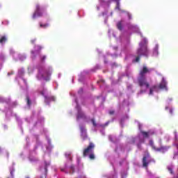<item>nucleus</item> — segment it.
I'll list each match as a JSON object with an SVG mask.
<instances>
[{"label":"nucleus","mask_w":178,"mask_h":178,"mask_svg":"<svg viewBox=\"0 0 178 178\" xmlns=\"http://www.w3.org/2000/svg\"><path fill=\"white\" fill-rule=\"evenodd\" d=\"M76 109L78 111L77 115H76V120H79V119H87V117L86 116V114L81 111V107L79 105V103H77V100H76Z\"/></svg>","instance_id":"obj_5"},{"label":"nucleus","mask_w":178,"mask_h":178,"mask_svg":"<svg viewBox=\"0 0 178 178\" xmlns=\"http://www.w3.org/2000/svg\"><path fill=\"white\" fill-rule=\"evenodd\" d=\"M143 143H144V141H140L139 143L137 144L138 149H142L141 144H143Z\"/></svg>","instance_id":"obj_26"},{"label":"nucleus","mask_w":178,"mask_h":178,"mask_svg":"<svg viewBox=\"0 0 178 178\" xmlns=\"http://www.w3.org/2000/svg\"><path fill=\"white\" fill-rule=\"evenodd\" d=\"M106 124V126H108V122Z\"/></svg>","instance_id":"obj_40"},{"label":"nucleus","mask_w":178,"mask_h":178,"mask_svg":"<svg viewBox=\"0 0 178 178\" xmlns=\"http://www.w3.org/2000/svg\"><path fill=\"white\" fill-rule=\"evenodd\" d=\"M94 148H95V145H94L92 142H90L88 146L83 149V157L86 158V156H89L90 161H94V159H95V154L92 152Z\"/></svg>","instance_id":"obj_1"},{"label":"nucleus","mask_w":178,"mask_h":178,"mask_svg":"<svg viewBox=\"0 0 178 178\" xmlns=\"http://www.w3.org/2000/svg\"><path fill=\"white\" fill-rule=\"evenodd\" d=\"M138 83L139 87H140V94H143L147 91V88H149V83L147 81L146 77H138Z\"/></svg>","instance_id":"obj_3"},{"label":"nucleus","mask_w":178,"mask_h":178,"mask_svg":"<svg viewBox=\"0 0 178 178\" xmlns=\"http://www.w3.org/2000/svg\"><path fill=\"white\" fill-rule=\"evenodd\" d=\"M113 113H115V111H109V114H110V115H113Z\"/></svg>","instance_id":"obj_34"},{"label":"nucleus","mask_w":178,"mask_h":178,"mask_svg":"<svg viewBox=\"0 0 178 178\" xmlns=\"http://www.w3.org/2000/svg\"><path fill=\"white\" fill-rule=\"evenodd\" d=\"M169 148H170V146H161L160 147H156L155 151L165 154V152H168Z\"/></svg>","instance_id":"obj_11"},{"label":"nucleus","mask_w":178,"mask_h":178,"mask_svg":"<svg viewBox=\"0 0 178 178\" xmlns=\"http://www.w3.org/2000/svg\"><path fill=\"white\" fill-rule=\"evenodd\" d=\"M39 24H40V27L41 29H47V27L49 26V24H42V23L40 22Z\"/></svg>","instance_id":"obj_17"},{"label":"nucleus","mask_w":178,"mask_h":178,"mask_svg":"<svg viewBox=\"0 0 178 178\" xmlns=\"http://www.w3.org/2000/svg\"><path fill=\"white\" fill-rule=\"evenodd\" d=\"M175 141H178V136H177V135H175ZM177 148L178 149V144H177Z\"/></svg>","instance_id":"obj_31"},{"label":"nucleus","mask_w":178,"mask_h":178,"mask_svg":"<svg viewBox=\"0 0 178 178\" xmlns=\"http://www.w3.org/2000/svg\"><path fill=\"white\" fill-rule=\"evenodd\" d=\"M31 42H32V44H34V40H32Z\"/></svg>","instance_id":"obj_37"},{"label":"nucleus","mask_w":178,"mask_h":178,"mask_svg":"<svg viewBox=\"0 0 178 178\" xmlns=\"http://www.w3.org/2000/svg\"><path fill=\"white\" fill-rule=\"evenodd\" d=\"M26 104H27L28 106H31V100L30 99V97L29 95L26 96Z\"/></svg>","instance_id":"obj_19"},{"label":"nucleus","mask_w":178,"mask_h":178,"mask_svg":"<svg viewBox=\"0 0 178 178\" xmlns=\"http://www.w3.org/2000/svg\"><path fill=\"white\" fill-rule=\"evenodd\" d=\"M149 144L150 147H152V149H154V151L156 149V147H155V145L154 144V140H150L149 141Z\"/></svg>","instance_id":"obj_16"},{"label":"nucleus","mask_w":178,"mask_h":178,"mask_svg":"<svg viewBox=\"0 0 178 178\" xmlns=\"http://www.w3.org/2000/svg\"><path fill=\"white\" fill-rule=\"evenodd\" d=\"M7 40L8 39L6 38V36H2L0 38V44H3V42H6Z\"/></svg>","instance_id":"obj_20"},{"label":"nucleus","mask_w":178,"mask_h":178,"mask_svg":"<svg viewBox=\"0 0 178 178\" xmlns=\"http://www.w3.org/2000/svg\"><path fill=\"white\" fill-rule=\"evenodd\" d=\"M42 10H44L43 8L40 6L39 4L36 5V9L35 10V13L33 15V19H35V17H41L42 16Z\"/></svg>","instance_id":"obj_6"},{"label":"nucleus","mask_w":178,"mask_h":178,"mask_svg":"<svg viewBox=\"0 0 178 178\" xmlns=\"http://www.w3.org/2000/svg\"><path fill=\"white\" fill-rule=\"evenodd\" d=\"M129 19H131V16H129Z\"/></svg>","instance_id":"obj_39"},{"label":"nucleus","mask_w":178,"mask_h":178,"mask_svg":"<svg viewBox=\"0 0 178 178\" xmlns=\"http://www.w3.org/2000/svg\"><path fill=\"white\" fill-rule=\"evenodd\" d=\"M10 74H13V72H11V73H9V72H8V76H10Z\"/></svg>","instance_id":"obj_35"},{"label":"nucleus","mask_w":178,"mask_h":178,"mask_svg":"<svg viewBox=\"0 0 178 178\" xmlns=\"http://www.w3.org/2000/svg\"><path fill=\"white\" fill-rule=\"evenodd\" d=\"M168 109H169V107H168V106H166V107H165V111H168Z\"/></svg>","instance_id":"obj_36"},{"label":"nucleus","mask_w":178,"mask_h":178,"mask_svg":"<svg viewBox=\"0 0 178 178\" xmlns=\"http://www.w3.org/2000/svg\"><path fill=\"white\" fill-rule=\"evenodd\" d=\"M56 98L54 96H44V102L49 104V102H55Z\"/></svg>","instance_id":"obj_13"},{"label":"nucleus","mask_w":178,"mask_h":178,"mask_svg":"<svg viewBox=\"0 0 178 178\" xmlns=\"http://www.w3.org/2000/svg\"><path fill=\"white\" fill-rule=\"evenodd\" d=\"M140 133L143 136L144 138H148V137H149L148 131H141Z\"/></svg>","instance_id":"obj_15"},{"label":"nucleus","mask_w":178,"mask_h":178,"mask_svg":"<svg viewBox=\"0 0 178 178\" xmlns=\"http://www.w3.org/2000/svg\"><path fill=\"white\" fill-rule=\"evenodd\" d=\"M167 169L168 172H170V175H175V171H173V168H172L171 166H168Z\"/></svg>","instance_id":"obj_21"},{"label":"nucleus","mask_w":178,"mask_h":178,"mask_svg":"<svg viewBox=\"0 0 178 178\" xmlns=\"http://www.w3.org/2000/svg\"><path fill=\"white\" fill-rule=\"evenodd\" d=\"M154 91H158V86H154L150 88L149 95H152V94H154Z\"/></svg>","instance_id":"obj_14"},{"label":"nucleus","mask_w":178,"mask_h":178,"mask_svg":"<svg viewBox=\"0 0 178 178\" xmlns=\"http://www.w3.org/2000/svg\"><path fill=\"white\" fill-rule=\"evenodd\" d=\"M149 136H154L155 134V131H147Z\"/></svg>","instance_id":"obj_27"},{"label":"nucleus","mask_w":178,"mask_h":178,"mask_svg":"<svg viewBox=\"0 0 178 178\" xmlns=\"http://www.w3.org/2000/svg\"><path fill=\"white\" fill-rule=\"evenodd\" d=\"M117 29H118V30H123V25L122 24V22H119L117 23Z\"/></svg>","instance_id":"obj_18"},{"label":"nucleus","mask_w":178,"mask_h":178,"mask_svg":"<svg viewBox=\"0 0 178 178\" xmlns=\"http://www.w3.org/2000/svg\"><path fill=\"white\" fill-rule=\"evenodd\" d=\"M155 52H158V46H156V47L154 49V53Z\"/></svg>","instance_id":"obj_33"},{"label":"nucleus","mask_w":178,"mask_h":178,"mask_svg":"<svg viewBox=\"0 0 178 178\" xmlns=\"http://www.w3.org/2000/svg\"><path fill=\"white\" fill-rule=\"evenodd\" d=\"M130 143L131 144H135L136 143V138H132Z\"/></svg>","instance_id":"obj_29"},{"label":"nucleus","mask_w":178,"mask_h":178,"mask_svg":"<svg viewBox=\"0 0 178 178\" xmlns=\"http://www.w3.org/2000/svg\"><path fill=\"white\" fill-rule=\"evenodd\" d=\"M175 178H178V175H177L176 177H174Z\"/></svg>","instance_id":"obj_38"},{"label":"nucleus","mask_w":178,"mask_h":178,"mask_svg":"<svg viewBox=\"0 0 178 178\" xmlns=\"http://www.w3.org/2000/svg\"><path fill=\"white\" fill-rule=\"evenodd\" d=\"M168 82L165 80V78H163L162 81L159 83V86H157L158 90H165V91H168Z\"/></svg>","instance_id":"obj_8"},{"label":"nucleus","mask_w":178,"mask_h":178,"mask_svg":"<svg viewBox=\"0 0 178 178\" xmlns=\"http://www.w3.org/2000/svg\"><path fill=\"white\" fill-rule=\"evenodd\" d=\"M51 76V71L47 70H40L37 75L38 80H45V81H49V76Z\"/></svg>","instance_id":"obj_4"},{"label":"nucleus","mask_w":178,"mask_h":178,"mask_svg":"<svg viewBox=\"0 0 178 178\" xmlns=\"http://www.w3.org/2000/svg\"><path fill=\"white\" fill-rule=\"evenodd\" d=\"M148 157H149V154H147V156H144L142 159V163L143 168H145L146 169H148V165L151 163V162H155L153 159H149Z\"/></svg>","instance_id":"obj_7"},{"label":"nucleus","mask_w":178,"mask_h":178,"mask_svg":"<svg viewBox=\"0 0 178 178\" xmlns=\"http://www.w3.org/2000/svg\"><path fill=\"white\" fill-rule=\"evenodd\" d=\"M116 9H118V10H120V3L119 2V1H117Z\"/></svg>","instance_id":"obj_24"},{"label":"nucleus","mask_w":178,"mask_h":178,"mask_svg":"<svg viewBox=\"0 0 178 178\" xmlns=\"http://www.w3.org/2000/svg\"><path fill=\"white\" fill-rule=\"evenodd\" d=\"M70 173L71 175H73V173H74V165H71V166L70 167Z\"/></svg>","instance_id":"obj_22"},{"label":"nucleus","mask_w":178,"mask_h":178,"mask_svg":"<svg viewBox=\"0 0 178 178\" xmlns=\"http://www.w3.org/2000/svg\"><path fill=\"white\" fill-rule=\"evenodd\" d=\"M45 59H47V56H40V60L41 62H44Z\"/></svg>","instance_id":"obj_25"},{"label":"nucleus","mask_w":178,"mask_h":178,"mask_svg":"<svg viewBox=\"0 0 178 178\" xmlns=\"http://www.w3.org/2000/svg\"><path fill=\"white\" fill-rule=\"evenodd\" d=\"M169 112H170V115H173V109L170 108Z\"/></svg>","instance_id":"obj_32"},{"label":"nucleus","mask_w":178,"mask_h":178,"mask_svg":"<svg viewBox=\"0 0 178 178\" xmlns=\"http://www.w3.org/2000/svg\"><path fill=\"white\" fill-rule=\"evenodd\" d=\"M91 122H92L93 126H94L95 127H96V126H97V122H95V120L92 119V120H91Z\"/></svg>","instance_id":"obj_28"},{"label":"nucleus","mask_w":178,"mask_h":178,"mask_svg":"<svg viewBox=\"0 0 178 178\" xmlns=\"http://www.w3.org/2000/svg\"><path fill=\"white\" fill-rule=\"evenodd\" d=\"M80 131H81V136L83 138V140H87V129H86V127L81 125L80 126Z\"/></svg>","instance_id":"obj_10"},{"label":"nucleus","mask_w":178,"mask_h":178,"mask_svg":"<svg viewBox=\"0 0 178 178\" xmlns=\"http://www.w3.org/2000/svg\"><path fill=\"white\" fill-rule=\"evenodd\" d=\"M34 49H35V51H31V54L32 55V58L33 59H35V58L36 56L35 55L37 54H40V51H41V49H42V47L40 45H36V46L34 47Z\"/></svg>","instance_id":"obj_9"},{"label":"nucleus","mask_w":178,"mask_h":178,"mask_svg":"<svg viewBox=\"0 0 178 178\" xmlns=\"http://www.w3.org/2000/svg\"><path fill=\"white\" fill-rule=\"evenodd\" d=\"M66 158H69L70 161H72V153H65Z\"/></svg>","instance_id":"obj_23"},{"label":"nucleus","mask_w":178,"mask_h":178,"mask_svg":"<svg viewBox=\"0 0 178 178\" xmlns=\"http://www.w3.org/2000/svg\"><path fill=\"white\" fill-rule=\"evenodd\" d=\"M139 47L140 48L138 49L136 51V55H138V56L134 60V62H140L141 56H148L149 51L147 48V45L140 43Z\"/></svg>","instance_id":"obj_2"},{"label":"nucleus","mask_w":178,"mask_h":178,"mask_svg":"<svg viewBox=\"0 0 178 178\" xmlns=\"http://www.w3.org/2000/svg\"><path fill=\"white\" fill-rule=\"evenodd\" d=\"M19 59H20L21 60H24V59H26V57L24 56H19Z\"/></svg>","instance_id":"obj_30"},{"label":"nucleus","mask_w":178,"mask_h":178,"mask_svg":"<svg viewBox=\"0 0 178 178\" xmlns=\"http://www.w3.org/2000/svg\"><path fill=\"white\" fill-rule=\"evenodd\" d=\"M149 73V70L146 66H144L143 69L139 72V77H145V74Z\"/></svg>","instance_id":"obj_12"}]
</instances>
